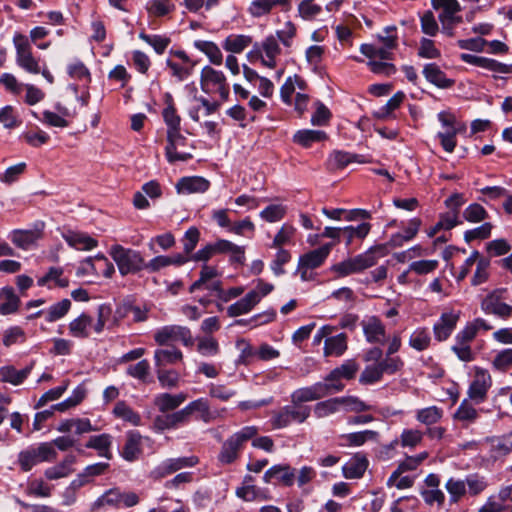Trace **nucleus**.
Wrapping results in <instances>:
<instances>
[{"mask_svg": "<svg viewBox=\"0 0 512 512\" xmlns=\"http://www.w3.org/2000/svg\"><path fill=\"white\" fill-rule=\"evenodd\" d=\"M13 44L16 51L15 61L17 66L24 72L37 75L44 63L39 57L33 54L31 44L26 36L16 33L13 36Z\"/></svg>", "mask_w": 512, "mask_h": 512, "instance_id": "obj_8", "label": "nucleus"}, {"mask_svg": "<svg viewBox=\"0 0 512 512\" xmlns=\"http://www.w3.org/2000/svg\"><path fill=\"white\" fill-rule=\"evenodd\" d=\"M329 395V386L322 382L314 383L310 386L295 389L291 395V403L303 405L306 402L317 401Z\"/></svg>", "mask_w": 512, "mask_h": 512, "instance_id": "obj_17", "label": "nucleus"}, {"mask_svg": "<svg viewBox=\"0 0 512 512\" xmlns=\"http://www.w3.org/2000/svg\"><path fill=\"white\" fill-rule=\"evenodd\" d=\"M503 290H495L489 293L481 302V309L486 314H491L502 319L512 316V305L502 300Z\"/></svg>", "mask_w": 512, "mask_h": 512, "instance_id": "obj_16", "label": "nucleus"}, {"mask_svg": "<svg viewBox=\"0 0 512 512\" xmlns=\"http://www.w3.org/2000/svg\"><path fill=\"white\" fill-rule=\"evenodd\" d=\"M382 251L383 246L375 245L370 247L366 251L353 256L354 262L355 264H357L360 273L368 268L373 267L377 263L378 259L384 256V253H380Z\"/></svg>", "mask_w": 512, "mask_h": 512, "instance_id": "obj_33", "label": "nucleus"}, {"mask_svg": "<svg viewBox=\"0 0 512 512\" xmlns=\"http://www.w3.org/2000/svg\"><path fill=\"white\" fill-rule=\"evenodd\" d=\"M183 360V353L177 348L157 349L154 352V363L157 369L173 365Z\"/></svg>", "mask_w": 512, "mask_h": 512, "instance_id": "obj_38", "label": "nucleus"}, {"mask_svg": "<svg viewBox=\"0 0 512 512\" xmlns=\"http://www.w3.org/2000/svg\"><path fill=\"white\" fill-rule=\"evenodd\" d=\"M258 433V429L255 426H245L239 431L232 434L227 441L230 442L234 448L239 452L243 448L244 444L253 439Z\"/></svg>", "mask_w": 512, "mask_h": 512, "instance_id": "obj_57", "label": "nucleus"}, {"mask_svg": "<svg viewBox=\"0 0 512 512\" xmlns=\"http://www.w3.org/2000/svg\"><path fill=\"white\" fill-rule=\"evenodd\" d=\"M74 456H67L63 461L45 470V477L49 480H56L69 476L73 472Z\"/></svg>", "mask_w": 512, "mask_h": 512, "instance_id": "obj_48", "label": "nucleus"}, {"mask_svg": "<svg viewBox=\"0 0 512 512\" xmlns=\"http://www.w3.org/2000/svg\"><path fill=\"white\" fill-rule=\"evenodd\" d=\"M371 230V225L367 222H362L356 226L348 225L342 227V240L345 245L349 247L355 239L363 240L367 237Z\"/></svg>", "mask_w": 512, "mask_h": 512, "instance_id": "obj_39", "label": "nucleus"}, {"mask_svg": "<svg viewBox=\"0 0 512 512\" xmlns=\"http://www.w3.org/2000/svg\"><path fill=\"white\" fill-rule=\"evenodd\" d=\"M433 9L440 11L438 19L444 21H461L458 13L461 11V5L458 0H431Z\"/></svg>", "mask_w": 512, "mask_h": 512, "instance_id": "obj_24", "label": "nucleus"}, {"mask_svg": "<svg viewBox=\"0 0 512 512\" xmlns=\"http://www.w3.org/2000/svg\"><path fill=\"white\" fill-rule=\"evenodd\" d=\"M378 432L374 430H364L341 435L344 445L358 447L367 441H376L378 439Z\"/></svg>", "mask_w": 512, "mask_h": 512, "instance_id": "obj_50", "label": "nucleus"}, {"mask_svg": "<svg viewBox=\"0 0 512 512\" xmlns=\"http://www.w3.org/2000/svg\"><path fill=\"white\" fill-rule=\"evenodd\" d=\"M282 54V49L274 35L265 37L260 43H256L248 53V57L255 58L268 69H275Z\"/></svg>", "mask_w": 512, "mask_h": 512, "instance_id": "obj_10", "label": "nucleus"}, {"mask_svg": "<svg viewBox=\"0 0 512 512\" xmlns=\"http://www.w3.org/2000/svg\"><path fill=\"white\" fill-rule=\"evenodd\" d=\"M467 494L470 496H477L483 493L487 487L488 482L484 476L479 474H469L464 479Z\"/></svg>", "mask_w": 512, "mask_h": 512, "instance_id": "obj_59", "label": "nucleus"}, {"mask_svg": "<svg viewBox=\"0 0 512 512\" xmlns=\"http://www.w3.org/2000/svg\"><path fill=\"white\" fill-rule=\"evenodd\" d=\"M20 297L11 286L0 289V314L3 316L14 314L20 306Z\"/></svg>", "mask_w": 512, "mask_h": 512, "instance_id": "obj_28", "label": "nucleus"}, {"mask_svg": "<svg viewBox=\"0 0 512 512\" xmlns=\"http://www.w3.org/2000/svg\"><path fill=\"white\" fill-rule=\"evenodd\" d=\"M438 267L439 261L437 259H419L410 262L409 271L418 276H424L433 273Z\"/></svg>", "mask_w": 512, "mask_h": 512, "instance_id": "obj_63", "label": "nucleus"}, {"mask_svg": "<svg viewBox=\"0 0 512 512\" xmlns=\"http://www.w3.org/2000/svg\"><path fill=\"white\" fill-rule=\"evenodd\" d=\"M63 274L64 271L61 267H50L46 274L38 278L37 285L48 289L66 288L69 285V280Z\"/></svg>", "mask_w": 512, "mask_h": 512, "instance_id": "obj_29", "label": "nucleus"}, {"mask_svg": "<svg viewBox=\"0 0 512 512\" xmlns=\"http://www.w3.org/2000/svg\"><path fill=\"white\" fill-rule=\"evenodd\" d=\"M62 237L70 247L81 251L92 250L98 245L96 239L80 231L67 230L62 233Z\"/></svg>", "mask_w": 512, "mask_h": 512, "instance_id": "obj_25", "label": "nucleus"}, {"mask_svg": "<svg viewBox=\"0 0 512 512\" xmlns=\"http://www.w3.org/2000/svg\"><path fill=\"white\" fill-rule=\"evenodd\" d=\"M235 494L238 498L246 502L265 500L266 493L254 484V478L251 475H245L241 485L236 489Z\"/></svg>", "mask_w": 512, "mask_h": 512, "instance_id": "obj_23", "label": "nucleus"}, {"mask_svg": "<svg viewBox=\"0 0 512 512\" xmlns=\"http://www.w3.org/2000/svg\"><path fill=\"white\" fill-rule=\"evenodd\" d=\"M166 106L162 111V117L165 125L167 126V133H172L181 130V117L173 103L172 96L167 93L165 95Z\"/></svg>", "mask_w": 512, "mask_h": 512, "instance_id": "obj_32", "label": "nucleus"}, {"mask_svg": "<svg viewBox=\"0 0 512 512\" xmlns=\"http://www.w3.org/2000/svg\"><path fill=\"white\" fill-rule=\"evenodd\" d=\"M251 43L252 38L248 35L231 34L224 39L222 47L233 55L243 52Z\"/></svg>", "mask_w": 512, "mask_h": 512, "instance_id": "obj_45", "label": "nucleus"}, {"mask_svg": "<svg viewBox=\"0 0 512 512\" xmlns=\"http://www.w3.org/2000/svg\"><path fill=\"white\" fill-rule=\"evenodd\" d=\"M445 489L449 495V503H459L467 494L464 479L450 477L445 483Z\"/></svg>", "mask_w": 512, "mask_h": 512, "instance_id": "obj_49", "label": "nucleus"}, {"mask_svg": "<svg viewBox=\"0 0 512 512\" xmlns=\"http://www.w3.org/2000/svg\"><path fill=\"white\" fill-rule=\"evenodd\" d=\"M189 146L187 138L180 131L167 133V144L165 155L169 163L185 162L192 158L191 152L186 148Z\"/></svg>", "mask_w": 512, "mask_h": 512, "instance_id": "obj_15", "label": "nucleus"}, {"mask_svg": "<svg viewBox=\"0 0 512 512\" xmlns=\"http://www.w3.org/2000/svg\"><path fill=\"white\" fill-rule=\"evenodd\" d=\"M57 458V452L50 442H42L38 445H32L18 454V463L20 468L27 472L34 466L43 462H52Z\"/></svg>", "mask_w": 512, "mask_h": 512, "instance_id": "obj_7", "label": "nucleus"}, {"mask_svg": "<svg viewBox=\"0 0 512 512\" xmlns=\"http://www.w3.org/2000/svg\"><path fill=\"white\" fill-rule=\"evenodd\" d=\"M209 187L210 182L200 176L182 177L176 184V190L179 194L204 193Z\"/></svg>", "mask_w": 512, "mask_h": 512, "instance_id": "obj_26", "label": "nucleus"}, {"mask_svg": "<svg viewBox=\"0 0 512 512\" xmlns=\"http://www.w3.org/2000/svg\"><path fill=\"white\" fill-rule=\"evenodd\" d=\"M142 437L139 433L130 431L127 433V439L122 450V457L127 461L138 459L141 454Z\"/></svg>", "mask_w": 512, "mask_h": 512, "instance_id": "obj_40", "label": "nucleus"}, {"mask_svg": "<svg viewBox=\"0 0 512 512\" xmlns=\"http://www.w3.org/2000/svg\"><path fill=\"white\" fill-rule=\"evenodd\" d=\"M310 415V406L291 403V405H286L275 413L271 419V423L274 428H285L291 423H304Z\"/></svg>", "mask_w": 512, "mask_h": 512, "instance_id": "obj_11", "label": "nucleus"}, {"mask_svg": "<svg viewBox=\"0 0 512 512\" xmlns=\"http://www.w3.org/2000/svg\"><path fill=\"white\" fill-rule=\"evenodd\" d=\"M187 398L185 393L175 395L169 393H161L154 399V405L161 411L166 412L179 407Z\"/></svg>", "mask_w": 512, "mask_h": 512, "instance_id": "obj_42", "label": "nucleus"}, {"mask_svg": "<svg viewBox=\"0 0 512 512\" xmlns=\"http://www.w3.org/2000/svg\"><path fill=\"white\" fill-rule=\"evenodd\" d=\"M278 42L285 48H290L293 45L294 39L297 36V26L292 21H286L280 29H277L274 35Z\"/></svg>", "mask_w": 512, "mask_h": 512, "instance_id": "obj_55", "label": "nucleus"}, {"mask_svg": "<svg viewBox=\"0 0 512 512\" xmlns=\"http://www.w3.org/2000/svg\"><path fill=\"white\" fill-rule=\"evenodd\" d=\"M358 370V365L354 360H346L341 366L332 370L325 378L326 381L341 379H352Z\"/></svg>", "mask_w": 512, "mask_h": 512, "instance_id": "obj_51", "label": "nucleus"}, {"mask_svg": "<svg viewBox=\"0 0 512 512\" xmlns=\"http://www.w3.org/2000/svg\"><path fill=\"white\" fill-rule=\"evenodd\" d=\"M287 213V207L281 203L270 204L260 211L259 217L267 223L281 221Z\"/></svg>", "mask_w": 512, "mask_h": 512, "instance_id": "obj_56", "label": "nucleus"}, {"mask_svg": "<svg viewBox=\"0 0 512 512\" xmlns=\"http://www.w3.org/2000/svg\"><path fill=\"white\" fill-rule=\"evenodd\" d=\"M216 250L217 253H229L231 259L235 262L243 263L245 260L244 247L238 246L229 240H218L216 242Z\"/></svg>", "mask_w": 512, "mask_h": 512, "instance_id": "obj_53", "label": "nucleus"}, {"mask_svg": "<svg viewBox=\"0 0 512 512\" xmlns=\"http://www.w3.org/2000/svg\"><path fill=\"white\" fill-rule=\"evenodd\" d=\"M313 412L319 419L341 412L338 397L317 402L313 407Z\"/></svg>", "mask_w": 512, "mask_h": 512, "instance_id": "obj_54", "label": "nucleus"}, {"mask_svg": "<svg viewBox=\"0 0 512 512\" xmlns=\"http://www.w3.org/2000/svg\"><path fill=\"white\" fill-rule=\"evenodd\" d=\"M397 46L398 29L395 25H390L376 35L373 43L362 44L360 52L368 58L367 66L373 73L389 76L396 71L390 61Z\"/></svg>", "mask_w": 512, "mask_h": 512, "instance_id": "obj_1", "label": "nucleus"}, {"mask_svg": "<svg viewBox=\"0 0 512 512\" xmlns=\"http://www.w3.org/2000/svg\"><path fill=\"white\" fill-rule=\"evenodd\" d=\"M367 467V458L363 455L356 454L343 465L342 473L346 479H358L363 476Z\"/></svg>", "mask_w": 512, "mask_h": 512, "instance_id": "obj_31", "label": "nucleus"}, {"mask_svg": "<svg viewBox=\"0 0 512 512\" xmlns=\"http://www.w3.org/2000/svg\"><path fill=\"white\" fill-rule=\"evenodd\" d=\"M421 224V220L417 217L410 219L403 231L391 235L389 239V245L394 248L401 247L405 243L413 240L417 235Z\"/></svg>", "mask_w": 512, "mask_h": 512, "instance_id": "obj_27", "label": "nucleus"}, {"mask_svg": "<svg viewBox=\"0 0 512 512\" xmlns=\"http://www.w3.org/2000/svg\"><path fill=\"white\" fill-rule=\"evenodd\" d=\"M217 276L218 270L215 267L203 265L200 272V278L191 285L190 292H194L202 286H205V288L208 289V286H212V284L217 281Z\"/></svg>", "mask_w": 512, "mask_h": 512, "instance_id": "obj_61", "label": "nucleus"}, {"mask_svg": "<svg viewBox=\"0 0 512 512\" xmlns=\"http://www.w3.org/2000/svg\"><path fill=\"white\" fill-rule=\"evenodd\" d=\"M139 503V497L134 492H121L118 488H112L104 492L94 502V508H102L104 506H112L116 508L133 507Z\"/></svg>", "mask_w": 512, "mask_h": 512, "instance_id": "obj_14", "label": "nucleus"}, {"mask_svg": "<svg viewBox=\"0 0 512 512\" xmlns=\"http://www.w3.org/2000/svg\"><path fill=\"white\" fill-rule=\"evenodd\" d=\"M154 339L158 345H167L174 342H181L186 347L194 344L190 329L180 325H166L154 333Z\"/></svg>", "mask_w": 512, "mask_h": 512, "instance_id": "obj_12", "label": "nucleus"}, {"mask_svg": "<svg viewBox=\"0 0 512 512\" xmlns=\"http://www.w3.org/2000/svg\"><path fill=\"white\" fill-rule=\"evenodd\" d=\"M423 74L428 82L439 88H448L454 83L453 80L446 77V74L435 63L426 64Z\"/></svg>", "mask_w": 512, "mask_h": 512, "instance_id": "obj_35", "label": "nucleus"}, {"mask_svg": "<svg viewBox=\"0 0 512 512\" xmlns=\"http://www.w3.org/2000/svg\"><path fill=\"white\" fill-rule=\"evenodd\" d=\"M194 47L200 52L204 53L209 59L210 63L220 66L223 63V54L219 46L212 41L196 40Z\"/></svg>", "mask_w": 512, "mask_h": 512, "instance_id": "obj_44", "label": "nucleus"}, {"mask_svg": "<svg viewBox=\"0 0 512 512\" xmlns=\"http://www.w3.org/2000/svg\"><path fill=\"white\" fill-rule=\"evenodd\" d=\"M71 116V113L67 108H63L62 114H58L56 112H52L50 110H45L42 113L41 121L49 126L65 128L69 125L68 117Z\"/></svg>", "mask_w": 512, "mask_h": 512, "instance_id": "obj_58", "label": "nucleus"}, {"mask_svg": "<svg viewBox=\"0 0 512 512\" xmlns=\"http://www.w3.org/2000/svg\"><path fill=\"white\" fill-rule=\"evenodd\" d=\"M460 59L470 65L477 66L493 72L494 74H509L512 73V65L501 63L495 59L477 56L468 53H462Z\"/></svg>", "mask_w": 512, "mask_h": 512, "instance_id": "obj_18", "label": "nucleus"}, {"mask_svg": "<svg viewBox=\"0 0 512 512\" xmlns=\"http://www.w3.org/2000/svg\"><path fill=\"white\" fill-rule=\"evenodd\" d=\"M111 310L107 305H100L98 307V320L93 324V319L82 313L77 318L70 321L68 325L69 332L76 338H87L90 335V330L93 329L96 333H101L104 329L105 323L109 318Z\"/></svg>", "mask_w": 512, "mask_h": 512, "instance_id": "obj_6", "label": "nucleus"}, {"mask_svg": "<svg viewBox=\"0 0 512 512\" xmlns=\"http://www.w3.org/2000/svg\"><path fill=\"white\" fill-rule=\"evenodd\" d=\"M274 290L272 283L259 278L255 287L245 294L244 297L227 307L229 317H238L250 313L261 300Z\"/></svg>", "mask_w": 512, "mask_h": 512, "instance_id": "obj_2", "label": "nucleus"}, {"mask_svg": "<svg viewBox=\"0 0 512 512\" xmlns=\"http://www.w3.org/2000/svg\"><path fill=\"white\" fill-rule=\"evenodd\" d=\"M294 480V469L286 464L273 465L263 475V481L267 484L280 483L284 486H291Z\"/></svg>", "mask_w": 512, "mask_h": 512, "instance_id": "obj_19", "label": "nucleus"}, {"mask_svg": "<svg viewBox=\"0 0 512 512\" xmlns=\"http://www.w3.org/2000/svg\"><path fill=\"white\" fill-rule=\"evenodd\" d=\"M200 86L207 94H218L222 101L229 99L230 88L225 74L212 66L206 65L201 69Z\"/></svg>", "mask_w": 512, "mask_h": 512, "instance_id": "obj_9", "label": "nucleus"}, {"mask_svg": "<svg viewBox=\"0 0 512 512\" xmlns=\"http://www.w3.org/2000/svg\"><path fill=\"white\" fill-rule=\"evenodd\" d=\"M443 416V411L437 406H429L417 410L416 419L418 422L425 425H432L437 423Z\"/></svg>", "mask_w": 512, "mask_h": 512, "instance_id": "obj_64", "label": "nucleus"}, {"mask_svg": "<svg viewBox=\"0 0 512 512\" xmlns=\"http://www.w3.org/2000/svg\"><path fill=\"white\" fill-rule=\"evenodd\" d=\"M431 342V336L428 328L418 327L410 335L408 344L417 351L426 350Z\"/></svg>", "mask_w": 512, "mask_h": 512, "instance_id": "obj_52", "label": "nucleus"}, {"mask_svg": "<svg viewBox=\"0 0 512 512\" xmlns=\"http://www.w3.org/2000/svg\"><path fill=\"white\" fill-rule=\"evenodd\" d=\"M333 243H326L323 246L314 249L299 258V270L314 269L324 263L329 256Z\"/></svg>", "mask_w": 512, "mask_h": 512, "instance_id": "obj_21", "label": "nucleus"}, {"mask_svg": "<svg viewBox=\"0 0 512 512\" xmlns=\"http://www.w3.org/2000/svg\"><path fill=\"white\" fill-rule=\"evenodd\" d=\"M459 317V312L448 311L443 313L433 326L435 338L438 341L446 340L456 327Z\"/></svg>", "mask_w": 512, "mask_h": 512, "instance_id": "obj_22", "label": "nucleus"}, {"mask_svg": "<svg viewBox=\"0 0 512 512\" xmlns=\"http://www.w3.org/2000/svg\"><path fill=\"white\" fill-rule=\"evenodd\" d=\"M329 164L334 169H342L350 163H366L367 160L357 154H352L345 151H334L329 156Z\"/></svg>", "mask_w": 512, "mask_h": 512, "instance_id": "obj_46", "label": "nucleus"}, {"mask_svg": "<svg viewBox=\"0 0 512 512\" xmlns=\"http://www.w3.org/2000/svg\"><path fill=\"white\" fill-rule=\"evenodd\" d=\"M330 271L338 278H344L352 274L360 273L357 264L354 262V257H348L330 267Z\"/></svg>", "mask_w": 512, "mask_h": 512, "instance_id": "obj_62", "label": "nucleus"}, {"mask_svg": "<svg viewBox=\"0 0 512 512\" xmlns=\"http://www.w3.org/2000/svg\"><path fill=\"white\" fill-rule=\"evenodd\" d=\"M30 372V366L17 370L11 365H6L0 368V382L10 383L14 386L20 385L28 377Z\"/></svg>", "mask_w": 512, "mask_h": 512, "instance_id": "obj_37", "label": "nucleus"}, {"mask_svg": "<svg viewBox=\"0 0 512 512\" xmlns=\"http://www.w3.org/2000/svg\"><path fill=\"white\" fill-rule=\"evenodd\" d=\"M183 411L185 413L187 420L193 413H198L199 418L205 423H208L212 420L210 405L208 403V400L205 398H198L190 402L183 408Z\"/></svg>", "mask_w": 512, "mask_h": 512, "instance_id": "obj_43", "label": "nucleus"}, {"mask_svg": "<svg viewBox=\"0 0 512 512\" xmlns=\"http://www.w3.org/2000/svg\"><path fill=\"white\" fill-rule=\"evenodd\" d=\"M43 236V225L28 230H14L10 239L17 247L28 250L34 247Z\"/></svg>", "mask_w": 512, "mask_h": 512, "instance_id": "obj_20", "label": "nucleus"}, {"mask_svg": "<svg viewBox=\"0 0 512 512\" xmlns=\"http://www.w3.org/2000/svg\"><path fill=\"white\" fill-rule=\"evenodd\" d=\"M326 139L327 134L321 130L303 129L298 130L293 135V141L304 148H309L313 143L325 141Z\"/></svg>", "mask_w": 512, "mask_h": 512, "instance_id": "obj_41", "label": "nucleus"}, {"mask_svg": "<svg viewBox=\"0 0 512 512\" xmlns=\"http://www.w3.org/2000/svg\"><path fill=\"white\" fill-rule=\"evenodd\" d=\"M347 350V336L345 333L330 335L325 339L323 354L325 357H339Z\"/></svg>", "mask_w": 512, "mask_h": 512, "instance_id": "obj_34", "label": "nucleus"}, {"mask_svg": "<svg viewBox=\"0 0 512 512\" xmlns=\"http://www.w3.org/2000/svg\"><path fill=\"white\" fill-rule=\"evenodd\" d=\"M70 308L71 301L69 299H62L46 309L45 320L50 323L56 322L62 319L69 312Z\"/></svg>", "mask_w": 512, "mask_h": 512, "instance_id": "obj_60", "label": "nucleus"}, {"mask_svg": "<svg viewBox=\"0 0 512 512\" xmlns=\"http://www.w3.org/2000/svg\"><path fill=\"white\" fill-rule=\"evenodd\" d=\"M492 386V377L487 369L475 366L472 379L468 387V398L475 404L484 402Z\"/></svg>", "mask_w": 512, "mask_h": 512, "instance_id": "obj_13", "label": "nucleus"}, {"mask_svg": "<svg viewBox=\"0 0 512 512\" xmlns=\"http://www.w3.org/2000/svg\"><path fill=\"white\" fill-rule=\"evenodd\" d=\"M108 253L122 276L136 274L144 270L145 259L137 250L114 244L110 247Z\"/></svg>", "mask_w": 512, "mask_h": 512, "instance_id": "obj_4", "label": "nucleus"}, {"mask_svg": "<svg viewBox=\"0 0 512 512\" xmlns=\"http://www.w3.org/2000/svg\"><path fill=\"white\" fill-rule=\"evenodd\" d=\"M187 418L183 409L174 412L172 414L158 416L154 421V428L157 431H163L166 429H172L177 427L180 424L187 422Z\"/></svg>", "mask_w": 512, "mask_h": 512, "instance_id": "obj_47", "label": "nucleus"}, {"mask_svg": "<svg viewBox=\"0 0 512 512\" xmlns=\"http://www.w3.org/2000/svg\"><path fill=\"white\" fill-rule=\"evenodd\" d=\"M306 82L298 75L289 76L280 88V96L284 103L291 105L292 96L296 90L304 91Z\"/></svg>", "mask_w": 512, "mask_h": 512, "instance_id": "obj_36", "label": "nucleus"}, {"mask_svg": "<svg viewBox=\"0 0 512 512\" xmlns=\"http://www.w3.org/2000/svg\"><path fill=\"white\" fill-rule=\"evenodd\" d=\"M363 332L366 340L370 343H381L385 338V326L382 322L372 316L362 322Z\"/></svg>", "mask_w": 512, "mask_h": 512, "instance_id": "obj_30", "label": "nucleus"}, {"mask_svg": "<svg viewBox=\"0 0 512 512\" xmlns=\"http://www.w3.org/2000/svg\"><path fill=\"white\" fill-rule=\"evenodd\" d=\"M437 119L441 130L437 132L436 138L445 152L452 153L457 146L456 136L466 130V124L459 122L455 114L449 110L440 111Z\"/></svg>", "mask_w": 512, "mask_h": 512, "instance_id": "obj_3", "label": "nucleus"}, {"mask_svg": "<svg viewBox=\"0 0 512 512\" xmlns=\"http://www.w3.org/2000/svg\"><path fill=\"white\" fill-rule=\"evenodd\" d=\"M0 84L15 96H20L24 92L22 100L29 106H34L45 98V92L41 88L32 83H22L11 73H3L0 76Z\"/></svg>", "mask_w": 512, "mask_h": 512, "instance_id": "obj_5", "label": "nucleus"}]
</instances>
